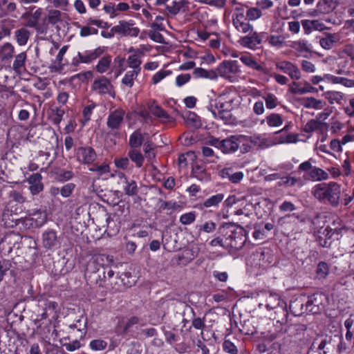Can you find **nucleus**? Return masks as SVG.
Instances as JSON below:
<instances>
[{"mask_svg": "<svg viewBox=\"0 0 354 354\" xmlns=\"http://www.w3.org/2000/svg\"><path fill=\"white\" fill-rule=\"evenodd\" d=\"M192 175L200 181H207L210 179V175L203 166L198 165L192 167Z\"/></svg>", "mask_w": 354, "mask_h": 354, "instance_id": "58836bf2", "label": "nucleus"}, {"mask_svg": "<svg viewBox=\"0 0 354 354\" xmlns=\"http://www.w3.org/2000/svg\"><path fill=\"white\" fill-rule=\"evenodd\" d=\"M19 207L17 206L6 205L2 214V222L6 227H13L18 224L17 215Z\"/></svg>", "mask_w": 354, "mask_h": 354, "instance_id": "4468645a", "label": "nucleus"}, {"mask_svg": "<svg viewBox=\"0 0 354 354\" xmlns=\"http://www.w3.org/2000/svg\"><path fill=\"white\" fill-rule=\"evenodd\" d=\"M221 104V102L217 98L212 100L208 106V110L214 118L222 120L226 124L229 123L231 121L232 114L223 109Z\"/></svg>", "mask_w": 354, "mask_h": 354, "instance_id": "6e6552de", "label": "nucleus"}, {"mask_svg": "<svg viewBox=\"0 0 354 354\" xmlns=\"http://www.w3.org/2000/svg\"><path fill=\"white\" fill-rule=\"evenodd\" d=\"M41 175L39 173L32 174L29 176L27 181L30 185L29 189L32 195H37L44 189V185L41 183Z\"/></svg>", "mask_w": 354, "mask_h": 354, "instance_id": "a211bd4d", "label": "nucleus"}, {"mask_svg": "<svg viewBox=\"0 0 354 354\" xmlns=\"http://www.w3.org/2000/svg\"><path fill=\"white\" fill-rule=\"evenodd\" d=\"M76 158L80 163L91 165L95 160L97 154L91 147H80L76 150Z\"/></svg>", "mask_w": 354, "mask_h": 354, "instance_id": "ddd939ff", "label": "nucleus"}, {"mask_svg": "<svg viewBox=\"0 0 354 354\" xmlns=\"http://www.w3.org/2000/svg\"><path fill=\"white\" fill-rule=\"evenodd\" d=\"M304 106L307 109H322L326 105V102L321 100H317L313 97H307L303 104Z\"/></svg>", "mask_w": 354, "mask_h": 354, "instance_id": "79ce46f5", "label": "nucleus"}, {"mask_svg": "<svg viewBox=\"0 0 354 354\" xmlns=\"http://www.w3.org/2000/svg\"><path fill=\"white\" fill-rule=\"evenodd\" d=\"M218 100L221 102V106L225 111L231 113L234 109L236 100V93L232 88H225L217 97Z\"/></svg>", "mask_w": 354, "mask_h": 354, "instance_id": "9b49d317", "label": "nucleus"}, {"mask_svg": "<svg viewBox=\"0 0 354 354\" xmlns=\"http://www.w3.org/2000/svg\"><path fill=\"white\" fill-rule=\"evenodd\" d=\"M326 124L322 123L318 120H310L303 127V131L306 133H313V131L319 129L323 125Z\"/></svg>", "mask_w": 354, "mask_h": 354, "instance_id": "5fc2aeb1", "label": "nucleus"}, {"mask_svg": "<svg viewBox=\"0 0 354 354\" xmlns=\"http://www.w3.org/2000/svg\"><path fill=\"white\" fill-rule=\"evenodd\" d=\"M147 107L151 113L158 118L161 122L169 123L174 121L173 118L155 101L148 102Z\"/></svg>", "mask_w": 354, "mask_h": 354, "instance_id": "2eb2a0df", "label": "nucleus"}, {"mask_svg": "<svg viewBox=\"0 0 354 354\" xmlns=\"http://www.w3.org/2000/svg\"><path fill=\"white\" fill-rule=\"evenodd\" d=\"M189 2L185 0H174L171 2V5H167V10L168 12L176 15L182 12H185L188 10Z\"/></svg>", "mask_w": 354, "mask_h": 354, "instance_id": "b1692460", "label": "nucleus"}, {"mask_svg": "<svg viewBox=\"0 0 354 354\" xmlns=\"http://www.w3.org/2000/svg\"><path fill=\"white\" fill-rule=\"evenodd\" d=\"M248 20H245L234 24L235 28L243 33L250 32L253 30V26L248 21Z\"/></svg>", "mask_w": 354, "mask_h": 354, "instance_id": "338daca9", "label": "nucleus"}, {"mask_svg": "<svg viewBox=\"0 0 354 354\" xmlns=\"http://www.w3.org/2000/svg\"><path fill=\"white\" fill-rule=\"evenodd\" d=\"M329 274V266L325 261H320L316 269L317 279H325Z\"/></svg>", "mask_w": 354, "mask_h": 354, "instance_id": "603ef678", "label": "nucleus"}, {"mask_svg": "<svg viewBox=\"0 0 354 354\" xmlns=\"http://www.w3.org/2000/svg\"><path fill=\"white\" fill-rule=\"evenodd\" d=\"M241 41L243 46L253 48L261 43V37L259 33L253 32L251 35L242 37Z\"/></svg>", "mask_w": 354, "mask_h": 354, "instance_id": "cd10ccee", "label": "nucleus"}, {"mask_svg": "<svg viewBox=\"0 0 354 354\" xmlns=\"http://www.w3.org/2000/svg\"><path fill=\"white\" fill-rule=\"evenodd\" d=\"M223 199L224 194L222 193L213 195L211 197L205 200L203 203L201 204V209H203L204 207H218L219 204L223 201Z\"/></svg>", "mask_w": 354, "mask_h": 354, "instance_id": "7c9ffc66", "label": "nucleus"}, {"mask_svg": "<svg viewBox=\"0 0 354 354\" xmlns=\"http://www.w3.org/2000/svg\"><path fill=\"white\" fill-rule=\"evenodd\" d=\"M324 97L328 100L330 104H340L344 100V95L339 91H327L324 93Z\"/></svg>", "mask_w": 354, "mask_h": 354, "instance_id": "de8ad7c7", "label": "nucleus"}, {"mask_svg": "<svg viewBox=\"0 0 354 354\" xmlns=\"http://www.w3.org/2000/svg\"><path fill=\"white\" fill-rule=\"evenodd\" d=\"M263 99L265 100L266 106L268 109H273L279 104L277 97L271 93H266L263 96Z\"/></svg>", "mask_w": 354, "mask_h": 354, "instance_id": "3c124183", "label": "nucleus"}, {"mask_svg": "<svg viewBox=\"0 0 354 354\" xmlns=\"http://www.w3.org/2000/svg\"><path fill=\"white\" fill-rule=\"evenodd\" d=\"M57 236L55 231L48 230L42 234L43 246L48 250H51L57 245Z\"/></svg>", "mask_w": 354, "mask_h": 354, "instance_id": "5701e85b", "label": "nucleus"}, {"mask_svg": "<svg viewBox=\"0 0 354 354\" xmlns=\"http://www.w3.org/2000/svg\"><path fill=\"white\" fill-rule=\"evenodd\" d=\"M241 136H231L225 139L221 140L218 143L220 149L225 153L235 152L239 147V138Z\"/></svg>", "mask_w": 354, "mask_h": 354, "instance_id": "dca6fc26", "label": "nucleus"}, {"mask_svg": "<svg viewBox=\"0 0 354 354\" xmlns=\"http://www.w3.org/2000/svg\"><path fill=\"white\" fill-rule=\"evenodd\" d=\"M27 24L29 27L34 28L35 30L40 34L46 33L47 32V24L46 23L42 22L39 24L32 17L28 21Z\"/></svg>", "mask_w": 354, "mask_h": 354, "instance_id": "6e6d98bb", "label": "nucleus"}, {"mask_svg": "<svg viewBox=\"0 0 354 354\" xmlns=\"http://www.w3.org/2000/svg\"><path fill=\"white\" fill-rule=\"evenodd\" d=\"M341 185L336 182L322 183L311 189L312 196L319 203L337 207L340 203Z\"/></svg>", "mask_w": 354, "mask_h": 354, "instance_id": "f257e3e1", "label": "nucleus"}, {"mask_svg": "<svg viewBox=\"0 0 354 354\" xmlns=\"http://www.w3.org/2000/svg\"><path fill=\"white\" fill-rule=\"evenodd\" d=\"M30 33L26 28H21L15 32V37L19 46H24L27 44Z\"/></svg>", "mask_w": 354, "mask_h": 354, "instance_id": "a19ab883", "label": "nucleus"}, {"mask_svg": "<svg viewBox=\"0 0 354 354\" xmlns=\"http://www.w3.org/2000/svg\"><path fill=\"white\" fill-rule=\"evenodd\" d=\"M113 263V257L106 254L93 255L87 263L85 273L102 272L105 266H111Z\"/></svg>", "mask_w": 354, "mask_h": 354, "instance_id": "39448f33", "label": "nucleus"}, {"mask_svg": "<svg viewBox=\"0 0 354 354\" xmlns=\"http://www.w3.org/2000/svg\"><path fill=\"white\" fill-rule=\"evenodd\" d=\"M196 78H206L212 80H217L215 70H206L203 68H195L193 72Z\"/></svg>", "mask_w": 354, "mask_h": 354, "instance_id": "ea45409f", "label": "nucleus"}, {"mask_svg": "<svg viewBox=\"0 0 354 354\" xmlns=\"http://www.w3.org/2000/svg\"><path fill=\"white\" fill-rule=\"evenodd\" d=\"M301 25L303 26L305 34H309L313 30L322 31L328 28L319 20H309L304 19L301 21Z\"/></svg>", "mask_w": 354, "mask_h": 354, "instance_id": "412c9836", "label": "nucleus"}, {"mask_svg": "<svg viewBox=\"0 0 354 354\" xmlns=\"http://www.w3.org/2000/svg\"><path fill=\"white\" fill-rule=\"evenodd\" d=\"M104 52V50L99 47L93 50L85 51L84 53H78L77 57L72 61L73 66H78L80 63L89 64L99 57Z\"/></svg>", "mask_w": 354, "mask_h": 354, "instance_id": "9d476101", "label": "nucleus"}, {"mask_svg": "<svg viewBox=\"0 0 354 354\" xmlns=\"http://www.w3.org/2000/svg\"><path fill=\"white\" fill-rule=\"evenodd\" d=\"M337 335H318L313 341L310 352L317 354H335Z\"/></svg>", "mask_w": 354, "mask_h": 354, "instance_id": "7ed1b4c3", "label": "nucleus"}, {"mask_svg": "<svg viewBox=\"0 0 354 354\" xmlns=\"http://www.w3.org/2000/svg\"><path fill=\"white\" fill-rule=\"evenodd\" d=\"M339 39L338 34L326 32L325 37L319 39V43L323 48L330 50L333 48L334 44L338 42Z\"/></svg>", "mask_w": 354, "mask_h": 354, "instance_id": "bb28decb", "label": "nucleus"}, {"mask_svg": "<svg viewBox=\"0 0 354 354\" xmlns=\"http://www.w3.org/2000/svg\"><path fill=\"white\" fill-rule=\"evenodd\" d=\"M196 214L194 212L185 213L180 216L179 221L181 224L187 225L193 223L196 220Z\"/></svg>", "mask_w": 354, "mask_h": 354, "instance_id": "0e129e2a", "label": "nucleus"}, {"mask_svg": "<svg viewBox=\"0 0 354 354\" xmlns=\"http://www.w3.org/2000/svg\"><path fill=\"white\" fill-rule=\"evenodd\" d=\"M281 303L284 304L278 295H270L267 298L266 306L268 309H274L279 307Z\"/></svg>", "mask_w": 354, "mask_h": 354, "instance_id": "4d7b16f0", "label": "nucleus"}, {"mask_svg": "<svg viewBox=\"0 0 354 354\" xmlns=\"http://www.w3.org/2000/svg\"><path fill=\"white\" fill-rule=\"evenodd\" d=\"M122 178H124V183H126V187L124 190L125 194L128 196H134L138 194V186L137 183L134 180L129 181L124 174H122Z\"/></svg>", "mask_w": 354, "mask_h": 354, "instance_id": "a18cd8bd", "label": "nucleus"}, {"mask_svg": "<svg viewBox=\"0 0 354 354\" xmlns=\"http://www.w3.org/2000/svg\"><path fill=\"white\" fill-rule=\"evenodd\" d=\"M250 142L254 145L261 148H267L272 145L271 141L262 136H254L250 138Z\"/></svg>", "mask_w": 354, "mask_h": 354, "instance_id": "8fccbe9b", "label": "nucleus"}, {"mask_svg": "<svg viewBox=\"0 0 354 354\" xmlns=\"http://www.w3.org/2000/svg\"><path fill=\"white\" fill-rule=\"evenodd\" d=\"M290 46L295 51L297 57H307L311 52L310 44L305 39L292 41Z\"/></svg>", "mask_w": 354, "mask_h": 354, "instance_id": "f3484780", "label": "nucleus"}, {"mask_svg": "<svg viewBox=\"0 0 354 354\" xmlns=\"http://www.w3.org/2000/svg\"><path fill=\"white\" fill-rule=\"evenodd\" d=\"M89 171L95 172L97 176H101L110 173V166L106 163L100 165H95L89 169Z\"/></svg>", "mask_w": 354, "mask_h": 354, "instance_id": "bf43d9fd", "label": "nucleus"}, {"mask_svg": "<svg viewBox=\"0 0 354 354\" xmlns=\"http://www.w3.org/2000/svg\"><path fill=\"white\" fill-rule=\"evenodd\" d=\"M64 15V14L62 13L59 10H49L46 16L43 19V23H46L47 24V30L48 29L49 24L54 26L59 23H62L63 21Z\"/></svg>", "mask_w": 354, "mask_h": 354, "instance_id": "4be33fe9", "label": "nucleus"}, {"mask_svg": "<svg viewBox=\"0 0 354 354\" xmlns=\"http://www.w3.org/2000/svg\"><path fill=\"white\" fill-rule=\"evenodd\" d=\"M172 74V71L170 70H160L156 73L152 78H151V82L153 84H157L160 81H162L163 79H165L166 77Z\"/></svg>", "mask_w": 354, "mask_h": 354, "instance_id": "052dcab7", "label": "nucleus"}, {"mask_svg": "<svg viewBox=\"0 0 354 354\" xmlns=\"http://www.w3.org/2000/svg\"><path fill=\"white\" fill-rule=\"evenodd\" d=\"M139 73H140L134 71H129L127 72L122 80V83L124 85L131 88L133 86L134 80L137 78Z\"/></svg>", "mask_w": 354, "mask_h": 354, "instance_id": "864d4df0", "label": "nucleus"}, {"mask_svg": "<svg viewBox=\"0 0 354 354\" xmlns=\"http://www.w3.org/2000/svg\"><path fill=\"white\" fill-rule=\"evenodd\" d=\"M128 156L137 167L140 168L143 165L145 158L138 150L136 149L130 150L128 152Z\"/></svg>", "mask_w": 354, "mask_h": 354, "instance_id": "49530a36", "label": "nucleus"}, {"mask_svg": "<svg viewBox=\"0 0 354 354\" xmlns=\"http://www.w3.org/2000/svg\"><path fill=\"white\" fill-rule=\"evenodd\" d=\"M241 73L237 61L224 60L215 69L217 78L221 77L230 82H236Z\"/></svg>", "mask_w": 354, "mask_h": 354, "instance_id": "20e7f679", "label": "nucleus"}, {"mask_svg": "<svg viewBox=\"0 0 354 354\" xmlns=\"http://www.w3.org/2000/svg\"><path fill=\"white\" fill-rule=\"evenodd\" d=\"M17 4L9 0H0V18L8 16L17 10Z\"/></svg>", "mask_w": 354, "mask_h": 354, "instance_id": "c756f323", "label": "nucleus"}, {"mask_svg": "<svg viewBox=\"0 0 354 354\" xmlns=\"http://www.w3.org/2000/svg\"><path fill=\"white\" fill-rule=\"evenodd\" d=\"M27 53L21 52L14 57L12 68L17 74H21L26 71Z\"/></svg>", "mask_w": 354, "mask_h": 354, "instance_id": "aec40b11", "label": "nucleus"}, {"mask_svg": "<svg viewBox=\"0 0 354 354\" xmlns=\"http://www.w3.org/2000/svg\"><path fill=\"white\" fill-rule=\"evenodd\" d=\"M219 175L223 178H227L232 183H239L243 178L242 171L233 172L231 168H224L220 171Z\"/></svg>", "mask_w": 354, "mask_h": 354, "instance_id": "a878e982", "label": "nucleus"}, {"mask_svg": "<svg viewBox=\"0 0 354 354\" xmlns=\"http://www.w3.org/2000/svg\"><path fill=\"white\" fill-rule=\"evenodd\" d=\"M264 121H266L267 124L270 127H279L281 126L283 122L282 116L276 113H272L268 115L266 119L261 122V124H263Z\"/></svg>", "mask_w": 354, "mask_h": 354, "instance_id": "4c0bfd02", "label": "nucleus"}, {"mask_svg": "<svg viewBox=\"0 0 354 354\" xmlns=\"http://www.w3.org/2000/svg\"><path fill=\"white\" fill-rule=\"evenodd\" d=\"M65 110L61 106H53L50 109L49 118L55 125H59L62 120Z\"/></svg>", "mask_w": 354, "mask_h": 354, "instance_id": "e433bc0d", "label": "nucleus"}, {"mask_svg": "<svg viewBox=\"0 0 354 354\" xmlns=\"http://www.w3.org/2000/svg\"><path fill=\"white\" fill-rule=\"evenodd\" d=\"M279 186H287V187H297L301 188L304 185L301 178H296L292 176H283L280 178V181L278 183Z\"/></svg>", "mask_w": 354, "mask_h": 354, "instance_id": "473e14b6", "label": "nucleus"}, {"mask_svg": "<svg viewBox=\"0 0 354 354\" xmlns=\"http://www.w3.org/2000/svg\"><path fill=\"white\" fill-rule=\"evenodd\" d=\"M328 178V173L324 169L317 167H313L310 172L308 173V179L313 181L326 180Z\"/></svg>", "mask_w": 354, "mask_h": 354, "instance_id": "2f4dec72", "label": "nucleus"}, {"mask_svg": "<svg viewBox=\"0 0 354 354\" xmlns=\"http://www.w3.org/2000/svg\"><path fill=\"white\" fill-rule=\"evenodd\" d=\"M220 233L225 236V248L239 250L245 243L246 236L242 227L225 225L220 228Z\"/></svg>", "mask_w": 354, "mask_h": 354, "instance_id": "f03ea898", "label": "nucleus"}, {"mask_svg": "<svg viewBox=\"0 0 354 354\" xmlns=\"http://www.w3.org/2000/svg\"><path fill=\"white\" fill-rule=\"evenodd\" d=\"M30 221V225L32 227H41L47 221L46 212L42 210H36L31 214Z\"/></svg>", "mask_w": 354, "mask_h": 354, "instance_id": "c85d7f7f", "label": "nucleus"}, {"mask_svg": "<svg viewBox=\"0 0 354 354\" xmlns=\"http://www.w3.org/2000/svg\"><path fill=\"white\" fill-rule=\"evenodd\" d=\"M15 47L9 42L0 45V60L6 62L10 60L14 55Z\"/></svg>", "mask_w": 354, "mask_h": 354, "instance_id": "72a5a7b5", "label": "nucleus"}, {"mask_svg": "<svg viewBox=\"0 0 354 354\" xmlns=\"http://www.w3.org/2000/svg\"><path fill=\"white\" fill-rule=\"evenodd\" d=\"M111 63V57L106 55L102 57L96 65V71L100 73H104L109 68Z\"/></svg>", "mask_w": 354, "mask_h": 354, "instance_id": "09e8293b", "label": "nucleus"}, {"mask_svg": "<svg viewBox=\"0 0 354 354\" xmlns=\"http://www.w3.org/2000/svg\"><path fill=\"white\" fill-rule=\"evenodd\" d=\"M92 90L101 95H108L112 97H114L115 95L113 84L108 78L104 76L93 81Z\"/></svg>", "mask_w": 354, "mask_h": 354, "instance_id": "423d86ee", "label": "nucleus"}, {"mask_svg": "<svg viewBox=\"0 0 354 354\" xmlns=\"http://www.w3.org/2000/svg\"><path fill=\"white\" fill-rule=\"evenodd\" d=\"M8 206H17L13 205L14 203L17 204H24L26 201V198L24 196L23 193L17 190H12L8 193Z\"/></svg>", "mask_w": 354, "mask_h": 354, "instance_id": "c9c22d12", "label": "nucleus"}, {"mask_svg": "<svg viewBox=\"0 0 354 354\" xmlns=\"http://www.w3.org/2000/svg\"><path fill=\"white\" fill-rule=\"evenodd\" d=\"M262 16L261 9L256 7L249 8L246 12V17L248 21H254Z\"/></svg>", "mask_w": 354, "mask_h": 354, "instance_id": "e2e57ef3", "label": "nucleus"}, {"mask_svg": "<svg viewBox=\"0 0 354 354\" xmlns=\"http://www.w3.org/2000/svg\"><path fill=\"white\" fill-rule=\"evenodd\" d=\"M125 111L122 108H118L109 112L106 120V125L111 130H118L124 122Z\"/></svg>", "mask_w": 354, "mask_h": 354, "instance_id": "1a4fd4ad", "label": "nucleus"}, {"mask_svg": "<svg viewBox=\"0 0 354 354\" xmlns=\"http://www.w3.org/2000/svg\"><path fill=\"white\" fill-rule=\"evenodd\" d=\"M84 275L88 283H89L91 285H96L99 287L104 286L106 279L105 270H102V272H93L88 274L85 273Z\"/></svg>", "mask_w": 354, "mask_h": 354, "instance_id": "393cba45", "label": "nucleus"}, {"mask_svg": "<svg viewBox=\"0 0 354 354\" xmlns=\"http://www.w3.org/2000/svg\"><path fill=\"white\" fill-rule=\"evenodd\" d=\"M248 20L247 17L245 16L244 10L242 8H236L235 13L232 16L233 25L240 23L241 21Z\"/></svg>", "mask_w": 354, "mask_h": 354, "instance_id": "69168bd1", "label": "nucleus"}, {"mask_svg": "<svg viewBox=\"0 0 354 354\" xmlns=\"http://www.w3.org/2000/svg\"><path fill=\"white\" fill-rule=\"evenodd\" d=\"M333 8L332 3L328 0H320L317 4V10L314 11L313 16H316L317 13L326 14L331 12Z\"/></svg>", "mask_w": 354, "mask_h": 354, "instance_id": "37998d69", "label": "nucleus"}, {"mask_svg": "<svg viewBox=\"0 0 354 354\" xmlns=\"http://www.w3.org/2000/svg\"><path fill=\"white\" fill-rule=\"evenodd\" d=\"M147 135V133H145ZM144 142V134L140 129L134 131L129 136V145L133 149L138 148L142 145Z\"/></svg>", "mask_w": 354, "mask_h": 354, "instance_id": "f704fd0d", "label": "nucleus"}, {"mask_svg": "<svg viewBox=\"0 0 354 354\" xmlns=\"http://www.w3.org/2000/svg\"><path fill=\"white\" fill-rule=\"evenodd\" d=\"M127 62L128 64L129 67L133 68L132 71L140 73V71H141L140 65L142 64L140 55H139L138 54H133L132 55H129L127 59Z\"/></svg>", "mask_w": 354, "mask_h": 354, "instance_id": "c03bdc74", "label": "nucleus"}, {"mask_svg": "<svg viewBox=\"0 0 354 354\" xmlns=\"http://www.w3.org/2000/svg\"><path fill=\"white\" fill-rule=\"evenodd\" d=\"M89 345L92 350L102 351L106 348L107 343L102 339H97L92 340Z\"/></svg>", "mask_w": 354, "mask_h": 354, "instance_id": "774afa93", "label": "nucleus"}, {"mask_svg": "<svg viewBox=\"0 0 354 354\" xmlns=\"http://www.w3.org/2000/svg\"><path fill=\"white\" fill-rule=\"evenodd\" d=\"M277 70L287 74L292 80H299L301 77V73L298 66L288 60H281L275 63Z\"/></svg>", "mask_w": 354, "mask_h": 354, "instance_id": "0eeeda50", "label": "nucleus"}, {"mask_svg": "<svg viewBox=\"0 0 354 354\" xmlns=\"http://www.w3.org/2000/svg\"><path fill=\"white\" fill-rule=\"evenodd\" d=\"M133 25L134 24L132 21H120L118 25L111 28V31L123 36L136 37L140 32V29L137 27H133Z\"/></svg>", "mask_w": 354, "mask_h": 354, "instance_id": "f8f14e48", "label": "nucleus"}, {"mask_svg": "<svg viewBox=\"0 0 354 354\" xmlns=\"http://www.w3.org/2000/svg\"><path fill=\"white\" fill-rule=\"evenodd\" d=\"M239 59L241 62L248 68L263 73L265 75L269 74L268 70L259 64L252 55H241Z\"/></svg>", "mask_w": 354, "mask_h": 354, "instance_id": "6ab92c4d", "label": "nucleus"}, {"mask_svg": "<svg viewBox=\"0 0 354 354\" xmlns=\"http://www.w3.org/2000/svg\"><path fill=\"white\" fill-rule=\"evenodd\" d=\"M268 44L273 47L281 48L285 43V37L283 35H270L268 38Z\"/></svg>", "mask_w": 354, "mask_h": 354, "instance_id": "13d9d810", "label": "nucleus"}, {"mask_svg": "<svg viewBox=\"0 0 354 354\" xmlns=\"http://www.w3.org/2000/svg\"><path fill=\"white\" fill-rule=\"evenodd\" d=\"M143 151L147 158L151 160L155 158L156 153L154 152V144L151 140H147L144 143Z\"/></svg>", "mask_w": 354, "mask_h": 354, "instance_id": "680f3d73", "label": "nucleus"}]
</instances>
